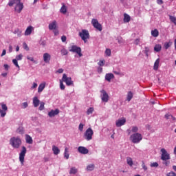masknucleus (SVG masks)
I'll list each match as a JSON object with an SVG mask.
<instances>
[{"mask_svg":"<svg viewBox=\"0 0 176 176\" xmlns=\"http://www.w3.org/2000/svg\"><path fill=\"white\" fill-rule=\"evenodd\" d=\"M64 157H65L66 160L69 159V153H68V148L67 147L65 148Z\"/></svg>","mask_w":176,"mask_h":176,"instance_id":"33","label":"nucleus"},{"mask_svg":"<svg viewBox=\"0 0 176 176\" xmlns=\"http://www.w3.org/2000/svg\"><path fill=\"white\" fill-rule=\"evenodd\" d=\"M3 67H4L5 69H6V71H8V69H9V65H8L5 64V65H3Z\"/></svg>","mask_w":176,"mask_h":176,"instance_id":"63","label":"nucleus"},{"mask_svg":"<svg viewBox=\"0 0 176 176\" xmlns=\"http://www.w3.org/2000/svg\"><path fill=\"white\" fill-rule=\"evenodd\" d=\"M171 45H173V43H171V42L165 43H164V48L166 49V50H167V49H168V47H170V46H171Z\"/></svg>","mask_w":176,"mask_h":176,"instance_id":"41","label":"nucleus"},{"mask_svg":"<svg viewBox=\"0 0 176 176\" xmlns=\"http://www.w3.org/2000/svg\"><path fill=\"white\" fill-rule=\"evenodd\" d=\"M144 53H145L146 56L148 57V53H149V47H145Z\"/></svg>","mask_w":176,"mask_h":176,"instance_id":"50","label":"nucleus"},{"mask_svg":"<svg viewBox=\"0 0 176 176\" xmlns=\"http://www.w3.org/2000/svg\"><path fill=\"white\" fill-rule=\"evenodd\" d=\"M135 45H139L140 44V38H136L134 41Z\"/></svg>","mask_w":176,"mask_h":176,"instance_id":"56","label":"nucleus"},{"mask_svg":"<svg viewBox=\"0 0 176 176\" xmlns=\"http://www.w3.org/2000/svg\"><path fill=\"white\" fill-rule=\"evenodd\" d=\"M23 48L27 50L28 52V50H30V47H28V45H27V43H23Z\"/></svg>","mask_w":176,"mask_h":176,"instance_id":"51","label":"nucleus"},{"mask_svg":"<svg viewBox=\"0 0 176 176\" xmlns=\"http://www.w3.org/2000/svg\"><path fill=\"white\" fill-rule=\"evenodd\" d=\"M158 5H163V0H157Z\"/></svg>","mask_w":176,"mask_h":176,"instance_id":"59","label":"nucleus"},{"mask_svg":"<svg viewBox=\"0 0 176 176\" xmlns=\"http://www.w3.org/2000/svg\"><path fill=\"white\" fill-rule=\"evenodd\" d=\"M45 83L40 84L38 88V93H42V91H43V90L45 89Z\"/></svg>","mask_w":176,"mask_h":176,"instance_id":"23","label":"nucleus"},{"mask_svg":"<svg viewBox=\"0 0 176 176\" xmlns=\"http://www.w3.org/2000/svg\"><path fill=\"white\" fill-rule=\"evenodd\" d=\"M166 176H176L175 173L171 171L170 173H168V174H166Z\"/></svg>","mask_w":176,"mask_h":176,"instance_id":"52","label":"nucleus"},{"mask_svg":"<svg viewBox=\"0 0 176 176\" xmlns=\"http://www.w3.org/2000/svg\"><path fill=\"white\" fill-rule=\"evenodd\" d=\"M70 52H73V53H77L78 54L79 57H82V49L80 47L76 46V45H73L72 47V49L70 50Z\"/></svg>","mask_w":176,"mask_h":176,"instance_id":"12","label":"nucleus"},{"mask_svg":"<svg viewBox=\"0 0 176 176\" xmlns=\"http://www.w3.org/2000/svg\"><path fill=\"white\" fill-rule=\"evenodd\" d=\"M78 151L79 153H82V155H87V153H89V149L86 148L85 146H79Z\"/></svg>","mask_w":176,"mask_h":176,"instance_id":"13","label":"nucleus"},{"mask_svg":"<svg viewBox=\"0 0 176 176\" xmlns=\"http://www.w3.org/2000/svg\"><path fill=\"white\" fill-rule=\"evenodd\" d=\"M101 95V100L103 102H108V101L109 100V96L108 95V94L107 93V91L102 89L100 91Z\"/></svg>","mask_w":176,"mask_h":176,"instance_id":"10","label":"nucleus"},{"mask_svg":"<svg viewBox=\"0 0 176 176\" xmlns=\"http://www.w3.org/2000/svg\"><path fill=\"white\" fill-rule=\"evenodd\" d=\"M1 108H0V116L1 118H5L6 116V111H8V106L5 103H0Z\"/></svg>","mask_w":176,"mask_h":176,"instance_id":"8","label":"nucleus"},{"mask_svg":"<svg viewBox=\"0 0 176 176\" xmlns=\"http://www.w3.org/2000/svg\"><path fill=\"white\" fill-rule=\"evenodd\" d=\"M115 78V76L112 73L107 74L105 76V80H107V82H111V79H113Z\"/></svg>","mask_w":176,"mask_h":176,"instance_id":"19","label":"nucleus"},{"mask_svg":"<svg viewBox=\"0 0 176 176\" xmlns=\"http://www.w3.org/2000/svg\"><path fill=\"white\" fill-rule=\"evenodd\" d=\"M105 64V60H100L98 63V65H99L100 67H104V65Z\"/></svg>","mask_w":176,"mask_h":176,"instance_id":"46","label":"nucleus"},{"mask_svg":"<svg viewBox=\"0 0 176 176\" xmlns=\"http://www.w3.org/2000/svg\"><path fill=\"white\" fill-rule=\"evenodd\" d=\"M25 140H26L27 144H32L33 142L32 138L30 136V135H25Z\"/></svg>","mask_w":176,"mask_h":176,"instance_id":"28","label":"nucleus"},{"mask_svg":"<svg viewBox=\"0 0 176 176\" xmlns=\"http://www.w3.org/2000/svg\"><path fill=\"white\" fill-rule=\"evenodd\" d=\"M16 60H23V54H20L16 56Z\"/></svg>","mask_w":176,"mask_h":176,"instance_id":"49","label":"nucleus"},{"mask_svg":"<svg viewBox=\"0 0 176 176\" xmlns=\"http://www.w3.org/2000/svg\"><path fill=\"white\" fill-rule=\"evenodd\" d=\"M130 20H131L130 15L124 14V23H130Z\"/></svg>","mask_w":176,"mask_h":176,"instance_id":"21","label":"nucleus"},{"mask_svg":"<svg viewBox=\"0 0 176 176\" xmlns=\"http://www.w3.org/2000/svg\"><path fill=\"white\" fill-rule=\"evenodd\" d=\"M6 54V50H3L1 54V57H3Z\"/></svg>","mask_w":176,"mask_h":176,"instance_id":"61","label":"nucleus"},{"mask_svg":"<svg viewBox=\"0 0 176 176\" xmlns=\"http://www.w3.org/2000/svg\"><path fill=\"white\" fill-rule=\"evenodd\" d=\"M60 12L63 14H65V13H67V7L65 6V4H63V6L61 7Z\"/></svg>","mask_w":176,"mask_h":176,"instance_id":"32","label":"nucleus"},{"mask_svg":"<svg viewBox=\"0 0 176 176\" xmlns=\"http://www.w3.org/2000/svg\"><path fill=\"white\" fill-rule=\"evenodd\" d=\"M58 113H60V110L58 109L55 110H51L48 113V116H50V118H54V116H56V115H58Z\"/></svg>","mask_w":176,"mask_h":176,"instance_id":"14","label":"nucleus"},{"mask_svg":"<svg viewBox=\"0 0 176 176\" xmlns=\"http://www.w3.org/2000/svg\"><path fill=\"white\" fill-rule=\"evenodd\" d=\"M58 74H63L64 72V69H59L57 70Z\"/></svg>","mask_w":176,"mask_h":176,"instance_id":"58","label":"nucleus"},{"mask_svg":"<svg viewBox=\"0 0 176 176\" xmlns=\"http://www.w3.org/2000/svg\"><path fill=\"white\" fill-rule=\"evenodd\" d=\"M61 41H62V42H66L67 41V36H61Z\"/></svg>","mask_w":176,"mask_h":176,"instance_id":"53","label":"nucleus"},{"mask_svg":"<svg viewBox=\"0 0 176 176\" xmlns=\"http://www.w3.org/2000/svg\"><path fill=\"white\" fill-rule=\"evenodd\" d=\"M159 64H160V59L157 58L154 63V71H157V69H159Z\"/></svg>","mask_w":176,"mask_h":176,"instance_id":"20","label":"nucleus"},{"mask_svg":"<svg viewBox=\"0 0 176 176\" xmlns=\"http://www.w3.org/2000/svg\"><path fill=\"white\" fill-rule=\"evenodd\" d=\"M27 59L30 60V61H32V63H34V64H36V60H35V59H34V57L28 56Z\"/></svg>","mask_w":176,"mask_h":176,"instance_id":"39","label":"nucleus"},{"mask_svg":"<svg viewBox=\"0 0 176 176\" xmlns=\"http://www.w3.org/2000/svg\"><path fill=\"white\" fill-rule=\"evenodd\" d=\"M169 19H170V21H172V23H173L175 24V25H176V18H175V16H170Z\"/></svg>","mask_w":176,"mask_h":176,"instance_id":"40","label":"nucleus"},{"mask_svg":"<svg viewBox=\"0 0 176 176\" xmlns=\"http://www.w3.org/2000/svg\"><path fill=\"white\" fill-rule=\"evenodd\" d=\"M12 63L15 65V67H16L17 68H20V66L19 65V63L17 62V59H13Z\"/></svg>","mask_w":176,"mask_h":176,"instance_id":"42","label":"nucleus"},{"mask_svg":"<svg viewBox=\"0 0 176 176\" xmlns=\"http://www.w3.org/2000/svg\"><path fill=\"white\" fill-rule=\"evenodd\" d=\"M98 72L99 74H101V72H102V67H98Z\"/></svg>","mask_w":176,"mask_h":176,"instance_id":"62","label":"nucleus"},{"mask_svg":"<svg viewBox=\"0 0 176 176\" xmlns=\"http://www.w3.org/2000/svg\"><path fill=\"white\" fill-rule=\"evenodd\" d=\"M22 31L20 29H16L14 31V34H16L17 36H21Z\"/></svg>","mask_w":176,"mask_h":176,"instance_id":"34","label":"nucleus"},{"mask_svg":"<svg viewBox=\"0 0 176 176\" xmlns=\"http://www.w3.org/2000/svg\"><path fill=\"white\" fill-rule=\"evenodd\" d=\"M60 52L63 56H67L68 54V51L65 49L61 50Z\"/></svg>","mask_w":176,"mask_h":176,"instance_id":"43","label":"nucleus"},{"mask_svg":"<svg viewBox=\"0 0 176 176\" xmlns=\"http://www.w3.org/2000/svg\"><path fill=\"white\" fill-rule=\"evenodd\" d=\"M151 167H159V164L157 162H153L150 164Z\"/></svg>","mask_w":176,"mask_h":176,"instance_id":"47","label":"nucleus"},{"mask_svg":"<svg viewBox=\"0 0 176 176\" xmlns=\"http://www.w3.org/2000/svg\"><path fill=\"white\" fill-rule=\"evenodd\" d=\"M21 143V139L19 137H12L10 140V145L16 149H19V148H20Z\"/></svg>","mask_w":176,"mask_h":176,"instance_id":"2","label":"nucleus"},{"mask_svg":"<svg viewBox=\"0 0 176 176\" xmlns=\"http://www.w3.org/2000/svg\"><path fill=\"white\" fill-rule=\"evenodd\" d=\"M164 164L165 165V166H168L169 164H170V161H167V160H166L164 162Z\"/></svg>","mask_w":176,"mask_h":176,"instance_id":"60","label":"nucleus"},{"mask_svg":"<svg viewBox=\"0 0 176 176\" xmlns=\"http://www.w3.org/2000/svg\"><path fill=\"white\" fill-rule=\"evenodd\" d=\"M54 35L57 36L58 34V30H54Z\"/></svg>","mask_w":176,"mask_h":176,"instance_id":"64","label":"nucleus"},{"mask_svg":"<svg viewBox=\"0 0 176 176\" xmlns=\"http://www.w3.org/2000/svg\"><path fill=\"white\" fill-rule=\"evenodd\" d=\"M79 36L81 39L86 43L87 42V39H90V34L89 33V30H82L81 32H79Z\"/></svg>","mask_w":176,"mask_h":176,"instance_id":"3","label":"nucleus"},{"mask_svg":"<svg viewBox=\"0 0 176 176\" xmlns=\"http://www.w3.org/2000/svg\"><path fill=\"white\" fill-rule=\"evenodd\" d=\"M63 82H65L67 86H74V81L71 77H67V74H64L62 77Z\"/></svg>","mask_w":176,"mask_h":176,"instance_id":"7","label":"nucleus"},{"mask_svg":"<svg viewBox=\"0 0 176 176\" xmlns=\"http://www.w3.org/2000/svg\"><path fill=\"white\" fill-rule=\"evenodd\" d=\"M95 167L96 166H94V164H91L87 166V171H93V170H94Z\"/></svg>","mask_w":176,"mask_h":176,"instance_id":"30","label":"nucleus"},{"mask_svg":"<svg viewBox=\"0 0 176 176\" xmlns=\"http://www.w3.org/2000/svg\"><path fill=\"white\" fill-rule=\"evenodd\" d=\"M50 54L49 53H45L43 54V60H44V63H49V61H50Z\"/></svg>","mask_w":176,"mask_h":176,"instance_id":"17","label":"nucleus"},{"mask_svg":"<svg viewBox=\"0 0 176 176\" xmlns=\"http://www.w3.org/2000/svg\"><path fill=\"white\" fill-rule=\"evenodd\" d=\"M52 151H53L54 155H58V153H60V148H58V147L56 146H52Z\"/></svg>","mask_w":176,"mask_h":176,"instance_id":"27","label":"nucleus"},{"mask_svg":"<svg viewBox=\"0 0 176 176\" xmlns=\"http://www.w3.org/2000/svg\"><path fill=\"white\" fill-rule=\"evenodd\" d=\"M91 24L93 27H94V28H96L98 31H102V25H101L100 23H98V20L93 19L91 20Z\"/></svg>","mask_w":176,"mask_h":176,"instance_id":"11","label":"nucleus"},{"mask_svg":"<svg viewBox=\"0 0 176 176\" xmlns=\"http://www.w3.org/2000/svg\"><path fill=\"white\" fill-rule=\"evenodd\" d=\"M130 140L133 144H138L140 141L142 140V135L136 133L130 136Z\"/></svg>","mask_w":176,"mask_h":176,"instance_id":"4","label":"nucleus"},{"mask_svg":"<svg viewBox=\"0 0 176 176\" xmlns=\"http://www.w3.org/2000/svg\"><path fill=\"white\" fill-rule=\"evenodd\" d=\"M151 35L152 36H154V38H157V36H159V30H157V29L151 30Z\"/></svg>","mask_w":176,"mask_h":176,"instance_id":"26","label":"nucleus"},{"mask_svg":"<svg viewBox=\"0 0 176 176\" xmlns=\"http://www.w3.org/2000/svg\"><path fill=\"white\" fill-rule=\"evenodd\" d=\"M138 131V127L137 126H132L131 130L129 129L127 130V133L129 135L131 134L132 133H137Z\"/></svg>","mask_w":176,"mask_h":176,"instance_id":"24","label":"nucleus"},{"mask_svg":"<svg viewBox=\"0 0 176 176\" xmlns=\"http://www.w3.org/2000/svg\"><path fill=\"white\" fill-rule=\"evenodd\" d=\"M133 92L131 91H129L127 94V97H126V100L127 101L130 102L131 101V99L133 98Z\"/></svg>","mask_w":176,"mask_h":176,"instance_id":"31","label":"nucleus"},{"mask_svg":"<svg viewBox=\"0 0 176 176\" xmlns=\"http://www.w3.org/2000/svg\"><path fill=\"white\" fill-rule=\"evenodd\" d=\"M36 87H38V84H36V82H33L32 89H36Z\"/></svg>","mask_w":176,"mask_h":176,"instance_id":"57","label":"nucleus"},{"mask_svg":"<svg viewBox=\"0 0 176 176\" xmlns=\"http://www.w3.org/2000/svg\"><path fill=\"white\" fill-rule=\"evenodd\" d=\"M93 112H94V108L90 107L87 111V115H91V113H93Z\"/></svg>","mask_w":176,"mask_h":176,"instance_id":"36","label":"nucleus"},{"mask_svg":"<svg viewBox=\"0 0 176 176\" xmlns=\"http://www.w3.org/2000/svg\"><path fill=\"white\" fill-rule=\"evenodd\" d=\"M23 109H25V108L28 107V103L27 102H24L23 103Z\"/></svg>","mask_w":176,"mask_h":176,"instance_id":"54","label":"nucleus"},{"mask_svg":"<svg viewBox=\"0 0 176 176\" xmlns=\"http://www.w3.org/2000/svg\"><path fill=\"white\" fill-rule=\"evenodd\" d=\"M154 50L155 52H160V50H162V45L160 44L155 45V46L154 47Z\"/></svg>","mask_w":176,"mask_h":176,"instance_id":"29","label":"nucleus"},{"mask_svg":"<svg viewBox=\"0 0 176 176\" xmlns=\"http://www.w3.org/2000/svg\"><path fill=\"white\" fill-rule=\"evenodd\" d=\"M33 105L35 108L39 107V100L38 99V97H34L33 98Z\"/></svg>","mask_w":176,"mask_h":176,"instance_id":"22","label":"nucleus"},{"mask_svg":"<svg viewBox=\"0 0 176 176\" xmlns=\"http://www.w3.org/2000/svg\"><path fill=\"white\" fill-rule=\"evenodd\" d=\"M16 4L14 10L17 12V13H21V10L24 8V4L21 3V0H10L8 3V6H13Z\"/></svg>","mask_w":176,"mask_h":176,"instance_id":"1","label":"nucleus"},{"mask_svg":"<svg viewBox=\"0 0 176 176\" xmlns=\"http://www.w3.org/2000/svg\"><path fill=\"white\" fill-rule=\"evenodd\" d=\"M32 31H34V27L31 25L28 26L25 31V36H28V35H31V34H32Z\"/></svg>","mask_w":176,"mask_h":176,"instance_id":"15","label":"nucleus"},{"mask_svg":"<svg viewBox=\"0 0 176 176\" xmlns=\"http://www.w3.org/2000/svg\"><path fill=\"white\" fill-rule=\"evenodd\" d=\"M126 123V119L123 118L122 120H118L116 124L117 127H121V126H123Z\"/></svg>","mask_w":176,"mask_h":176,"instance_id":"18","label":"nucleus"},{"mask_svg":"<svg viewBox=\"0 0 176 176\" xmlns=\"http://www.w3.org/2000/svg\"><path fill=\"white\" fill-rule=\"evenodd\" d=\"M94 134V132L93 131V129H91V128H88L84 133L85 140L87 141H91V140H93Z\"/></svg>","mask_w":176,"mask_h":176,"instance_id":"5","label":"nucleus"},{"mask_svg":"<svg viewBox=\"0 0 176 176\" xmlns=\"http://www.w3.org/2000/svg\"><path fill=\"white\" fill-rule=\"evenodd\" d=\"M83 127H85V125L80 123L78 126V130H80V131H83Z\"/></svg>","mask_w":176,"mask_h":176,"instance_id":"48","label":"nucleus"},{"mask_svg":"<svg viewBox=\"0 0 176 176\" xmlns=\"http://www.w3.org/2000/svg\"><path fill=\"white\" fill-rule=\"evenodd\" d=\"M126 163L130 167H133L134 163L133 162V158L130 157H126Z\"/></svg>","mask_w":176,"mask_h":176,"instance_id":"25","label":"nucleus"},{"mask_svg":"<svg viewBox=\"0 0 176 176\" xmlns=\"http://www.w3.org/2000/svg\"><path fill=\"white\" fill-rule=\"evenodd\" d=\"M63 82V80H60V90H65V85H64Z\"/></svg>","mask_w":176,"mask_h":176,"instance_id":"37","label":"nucleus"},{"mask_svg":"<svg viewBox=\"0 0 176 176\" xmlns=\"http://www.w3.org/2000/svg\"><path fill=\"white\" fill-rule=\"evenodd\" d=\"M48 28L51 31L53 30H57V21H53L52 23H50L49 24Z\"/></svg>","mask_w":176,"mask_h":176,"instance_id":"16","label":"nucleus"},{"mask_svg":"<svg viewBox=\"0 0 176 176\" xmlns=\"http://www.w3.org/2000/svg\"><path fill=\"white\" fill-rule=\"evenodd\" d=\"M78 173V169L75 167H72L70 168L69 174H76Z\"/></svg>","mask_w":176,"mask_h":176,"instance_id":"35","label":"nucleus"},{"mask_svg":"<svg viewBox=\"0 0 176 176\" xmlns=\"http://www.w3.org/2000/svg\"><path fill=\"white\" fill-rule=\"evenodd\" d=\"M105 54L106 56H107L108 57H110L111 56V49H106L105 50Z\"/></svg>","mask_w":176,"mask_h":176,"instance_id":"44","label":"nucleus"},{"mask_svg":"<svg viewBox=\"0 0 176 176\" xmlns=\"http://www.w3.org/2000/svg\"><path fill=\"white\" fill-rule=\"evenodd\" d=\"M142 167L144 171L148 170V167L145 166V162L144 161L142 162Z\"/></svg>","mask_w":176,"mask_h":176,"instance_id":"45","label":"nucleus"},{"mask_svg":"<svg viewBox=\"0 0 176 176\" xmlns=\"http://www.w3.org/2000/svg\"><path fill=\"white\" fill-rule=\"evenodd\" d=\"M38 109H39V111H43V109H45V102H41L40 103V106L38 107Z\"/></svg>","mask_w":176,"mask_h":176,"instance_id":"38","label":"nucleus"},{"mask_svg":"<svg viewBox=\"0 0 176 176\" xmlns=\"http://www.w3.org/2000/svg\"><path fill=\"white\" fill-rule=\"evenodd\" d=\"M25 153H27V148H25V146H22V150L19 153V161L21 166H24V159L25 157Z\"/></svg>","mask_w":176,"mask_h":176,"instance_id":"6","label":"nucleus"},{"mask_svg":"<svg viewBox=\"0 0 176 176\" xmlns=\"http://www.w3.org/2000/svg\"><path fill=\"white\" fill-rule=\"evenodd\" d=\"M165 118L166 119L168 120L170 118H173V116H171V114H166Z\"/></svg>","mask_w":176,"mask_h":176,"instance_id":"55","label":"nucleus"},{"mask_svg":"<svg viewBox=\"0 0 176 176\" xmlns=\"http://www.w3.org/2000/svg\"><path fill=\"white\" fill-rule=\"evenodd\" d=\"M161 152H162L161 159L163 161L170 160V159H171V157H170V154L167 152L166 150H165V148H162Z\"/></svg>","mask_w":176,"mask_h":176,"instance_id":"9","label":"nucleus"}]
</instances>
